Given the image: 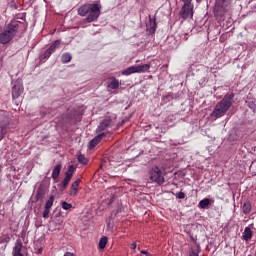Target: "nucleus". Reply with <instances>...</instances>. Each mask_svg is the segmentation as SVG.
I'll return each instance as SVG.
<instances>
[{
    "label": "nucleus",
    "mask_w": 256,
    "mask_h": 256,
    "mask_svg": "<svg viewBox=\"0 0 256 256\" xmlns=\"http://www.w3.org/2000/svg\"><path fill=\"white\" fill-rule=\"evenodd\" d=\"M234 93L226 94L221 101H219L211 112V117L219 119L227 113L234 103Z\"/></svg>",
    "instance_id": "f257e3e1"
},
{
    "label": "nucleus",
    "mask_w": 256,
    "mask_h": 256,
    "mask_svg": "<svg viewBox=\"0 0 256 256\" xmlns=\"http://www.w3.org/2000/svg\"><path fill=\"white\" fill-rule=\"evenodd\" d=\"M78 15L81 17H85L88 23H93V21H97L99 19V15H101V6L99 4H85L78 9Z\"/></svg>",
    "instance_id": "f03ea898"
},
{
    "label": "nucleus",
    "mask_w": 256,
    "mask_h": 256,
    "mask_svg": "<svg viewBox=\"0 0 256 256\" xmlns=\"http://www.w3.org/2000/svg\"><path fill=\"white\" fill-rule=\"evenodd\" d=\"M19 31V24L17 23H10L8 24L7 28L0 32V43L1 45H7V43H11L13 37L17 35Z\"/></svg>",
    "instance_id": "7ed1b4c3"
},
{
    "label": "nucleus",
    "mask_w": 256,
    "mask_h": 256,
    "mask_svg": "<svg viewBox=\"0 0 256 256\" xmlns=\"http://www.w3.org/2000/svg\"><path fill=\"white\" fill-rule=\"evenodd\" d=\"M149 179L152 183H156L158 185H163L165 182L164 175H165V169L161 168L159 166H154L150 169L149 173Z\"/></svg>",
    "instance_id": "20e7f679"
},
{
    "label": "nucleus",
    "mask_w": 256,
    "mask_h": 256,
    "mask_svg": "<svg viewBox=\"0 0 256 256\" xmlns=\"http://www.w3.org/2000/svg\"><path fill=\"white\" fill-rule=\"evenodd\" d=\"M183 6L179 13L180 18L187 20L188 18L192 19L194 15V5L192 4L193 0H181Z\"/></svg>",
    "instance_id": "39448f33"
},
{
    "label": "nucleus",
    "mask_w": 256,
    "mask_h": 256,
    "mask_svg": "<svg viewBox=\"0 0 256 256\" xmlns=\"http://www.w3.org/2000/svg\"><path fill=\"white\" fill-rule=\"evenodd\" d=\"M59 45H61L60 40H56L50 47L47 49L42 55H40V61L42 63H45L53 53H55V50L58 49Z\"/></svg>",
    "instance_id": "423d86ee"
},
{
    "label": "nucleus",
    "mask_w": 256,
    "mask_h": 256,
    "mask_svg": "<svg viewBox=\"0 0 256 256\" xmlns=\"http://www.w3.org/2000/svg\"><path fill=\"white\" fill-rule=\"evenodd\" d=\"M12 83H13L12 97H13V99H17L23 93V81L18 79Z\"/></svg>",
    "instance_id": "0eeeda50"
},
{
    "label": "nucleus",
    "mask_w": 256,
    "mask_h": 256,
    "mask_svg": "<svg viewBox=\"0 0 256 256\" xmlns=\"http://www.w3.org/2000/svg\"><path fill=\"white\" fill-rule=\"evenodd\" d=\"M150 69H151V65L149 64L131 66L129 67V74H141V73L149 72Z\"/></svg>",
    "instance_id": "6e6552de"
},
{
    "label": "nucleus",
    "mask_w": 256,
    "mask_h": 256,
    "mask_svg": "<svg viewBox=\"0 0 256 256\" xmlns=\"http://www.w3.org/2000/svg\"><path fill=\"white\" fill-rule=\"evenodd\" d=\"M77 168H75V166L70 165L68 170L65 172V178L62 181V188L66 189L67 186L69 185L70 181H71V177H73V173H75Z\"/></svg>",
    "instance_id": "1a4fd4ad"
},
{
    "label": "nucleus",
    "mask_w": 256,
    "mask_h": 256,
    "mask_svg": "<svg viewBox=\"0 0 256 256\" xmlns=\"http://www.w3.org/2000/svg\"><path fill=\"white\" fill-rule=\"evenodd\" d=\"M7 133H9V124L5 121H0V141L5 139Z\"/></svg>",
    "instance_id": "9d476101"
},
{
    "label": "nucleus",
    "mask_w": 256,
    "mask_h": 256,
    "mask_svg": "<svg viewBox=\"0 0 256 256\" xmlns=\"http://www.w3.org/2000/svg\"><path fill=\"white\" fill-rule=\"evenodd\" d=\"M112 120L111 117H106L97 127V132L101 133V131H105V129H107V127H109V125H111Z\"/></svg>",
    "instance_id": "9b49d317"
},
{
    "label": "nucleus",
    "mask_w": 256,
    "mask_h": 256,
    "mask_svg": "<svg viewBox=\"0 0 256 256\" xmlns=\"http://www.w3.org/2000/svg\"><path fill=\"white\" fill-rule=\"evenodd\" d=\"M103 137H105V133H100L97 136H95L90 142V148L93 149V147H97V145H99V143L101 142V139H103Z\"/></svg>",
    "instance_id": "f8f14e48"
},
{
    "label": "nucleus",
    "mask_w": 256,
    "mask_h": 256,
    "mask_svg": "<svg viewBox=\"0 0 256 256\" xmlns=\"http://www.w3.org/2000/svg\"><path fill=\"white\" fill-rule=\"evenodd\" d=\"M253 236V231L251 230L250 227H245V230L242 234V239L246 242H249L252 239Z\"/></svg>",
    "instance_id": "ddd939ff"
},
{
    "label": "nucleus",
    "mask_w": 256,
    "mask_h": 256,
    "mask_svg": "<svg viewBox=\"0 0 256 256\" xmlns=\"http://www.w3.org/2000/svg\"><path fill=\"white\" fill-rule=\"evenodd\" d=\"M81 183V179L78 178L72 185L70 189V195L75 197L77 195V189H79V184Z\"/></svg>",
    "instance_id": "4468645a"
},
{
    "label": "nucleus",
    "mask_w": 256,
    "mask_h": 256,
    "mask_svg": "<svg viewBox=\"0 0 256 256\" xmlns=\"http://www.w3.org/2000/svg\"><path fill=\"white\" fill-rule=\"evenodd\" d=\"M119 87V80L115 77H111L108 80V89H117Z\"/></svg>",
    "instance_id": "2eb2a0df"
},
{
    "label": "nucleus",
    "mask_w": 256,
    "mask_h": 256,
    "mask_svg": "<svg viewBox=\"0 0 256 256\" xmlns=\"http://www.w3.org/2000/svg\"><path fill=\"white\" fill-rule=\"evenodd\" d=\"M61 164H57L52 172V179H54V181H57V179L59 178V175H61Z\"/></svg>",
    "instance_id": "dca6fc26"
},
{
    "label": "nucleus",
    "mask_w": 256,
    "mask_h": 256,
    "mask_svg": "<svg viewBox=\"0 0 256 256\" xmlns=\"http://www.w3.org/2000/svg\"><path fill=\"white\" fill-rule=\"evenodd\" d=\"M242 210H243V213L245 215H248L250 214L251 210H252V204H251V201L250 200H246L243 204V207H242Z\"/></svg>",
    "instance_id": "f3484780"
},
{
    "label": "nucleus",
    "mask_w": 256,
    "mask_h": 256,
    "mask_svg": "<svg viewBox=\"0 0 256 256\" xmlns=\"http://www.w3.org/2000/svg\"><path fill=\"white\" fill-rule=\"evenodd\" d=\"M210 204H211V200L209 198H204L200 200L198 207L200 209H207Z\"/></svg>",
    "instance_id": "a211bd4d"
},
{
    "label": "nucleus",
    "mask_w": 256,
    "mask_h": 256,
    "mask_svg": "<svg viewBox=\"0 0 256 256\" xmlns=\"http://www.w3.org/2000/svg\"><path fill=\"white\" fill-rule=\"evenodd\" d=\"M43 197H45V191L43 190V188L40 187L38 188L35 199L36 201H41Z\"/></svg>",
    "instance_id": "6ab92c4d"
},
{
    "label": "nucleus",
    "mask_w": 256,
    "mask_h": 256,
    "mask_svg": "<svg viewBox=\"0 0 256 256\" xmlns=\"http://www.w3.org/2000/svg\"><path fill=\"white\" fill-rule=\"evenodd\" d=\"M195 244H196V248L191 250L189 256H199L201 247H200L199 243H197L196 241H195Z\"/></svg>",
    "instance_id": "aec40b11"
},
{
    "label": "nucleus",
    "mask_w": 256,
    "mask_h": 256,
    "mask_svg": "<svg viewBox=\"0 0 256 256\" xmlns=\"http://www.w3.org/2000/svg\"><path fill=\"white\" fill-rule=\"evenodd\" d=\"M107 241V237H102L98 244L99 249H105V247H107Z\"/></svg>",
    "instance_id": "412c9836"
},
{
    "label": "nucleus",
    "mask_w": 256,
    "mask_h": 256,
    "mask_svg": "<svg viewBox=\"0 0 256 256\" xmlns=\"http://www.w3.org/2000/svg\"><path fill=\"white\" fill-rule=\"evenodd\" d=\"M73 57L69 53H65L61 57L62 63H69Z\"/></svg>",
    "instance_id": "4be33fe9"
},
{
    "label": "nucleus",
    "mask_w": 256,
    "mask_h": 256,
    "mask_svg": "<svg viewBox=\"0 0 256 256\" xmlns=\"http://www.w3.org/2000/svg\"><path fill=\"white\" fill-rule=\"evenodd\" d=\"M78 163H80L81 165H87V163H89V160H87V158L85 157V155H78Z\"/></svg>",
    "instance_id": "5701e85b"
},
{
    "label": "nucleus",
    "mask_w": 256,
    "mask_h": 256,
    "mask_svg": "<svg viewBox=\"0 0 256 256\" xmlns=\"http://www.w3.org/2000/svg\"><path fill=\"white\" fill-rule=\"evenodd\" d=\"M54 201H55V196H50V198L46 201V204H45L46 209H51L53 207Z\"/></svg>",
    "instance_id": "b1692460"
},
{
    "label": "nucleus",
    "mask_w": 256,
    "mask_h": 256,
    "mask_svg": "<svg viewBox=\"0 0 256 256\" xmlns=\"http://www.w3.org/2000/svg\"><path fill=\"white\" fill-rule=\"evenodd\" d=\"M156 30H157V22L154 21L153 24H151V26L149 28V32H150V34H155Z\"/></svg>",
    "instance_id": "393cba45"
},
{
    "label": "nucleus",
    "mask_w": 256,
    "mask_h": 256,
    "mask_svg": "<svg viewBox=\"0 0 256 256\" xmlns=\"http://www.w3.org/2000/svg\"><path fill=\"white\" fill-rule=\"evenodd\" d=\"M71 207H73V205H71L67 202H62V209H64V211H69V209H71Z\"/></svg>",
    "instance_id": "a878e982"
},
{
    "label": "nucleus",
    "mask_w": 256,
    "mask_h": 256,
    "mask_svg": "<svg viewBox=\"0 0 256 256\" xmlns=\"http://www.w3.org/2000/svg\"><path fill=\"white\" fill-rule=\"evenodd\" d=\"M49 213H51V209L50 208H46L43 211V217L44 219H47L49 217Z\"/></svg>",
    "instance_id": "bb28decb"
},
{
    "label": "nucleus",
    "mask_w": 256,
    "mask_h": 256,
    "mask_svg": "<svg viewBox=\"0 0 256 256\" xmlns=\"http://www.w3.org/2000/svg\"><path fill=\"white\" fill-rule=\"evenodd\" d=\"M248 108L255 113V111H256V104L253 101H250L248 103Z\"/></svg>",
    "instance_id": "cd10ccee"
},
{
    "label": "nucleus",
    "mask_w": 256,
    "mask_h": 256,
    "mask_svg": "<svg viewBox=\"0 0 256 256\" xmlns=\"http://www.w3.org/2000/svg\"><path fill=\"white\" fill-rule=\"evenodd\" d=\"M176 198L183 200L185 198V193L180 191L176 193Z\"/></svg>",
    "instance_id": "c85d7f7f"
},
{
    "label": "nucleus",
    "mask_w": 256,
    "mask_h": 256,
    "mask_svg": "<svg viewBox=\"0 0 256 256\" xmlns=\"http://www.w3.org/2000/svg\"><path fill=\"white\" fill-rule=\"evenodd\" d=\"M131 249H132V250L137 249V242H132V244H131Z\"/></svg>",
    "instance_id": "c756f323"
},
{
    "label": "nucleus",
    "mask_w": 256,
    "mask_h": 256,
    "mask_svg": "<svg viewBox=\"0 0 256 256\" xmlns=\"http://www.w3.org/2000/svg\"><path fill=\"white\" fill-rule=\"evenodd\" d=\"M122 75H129V68H127L126 70L122 71Z\"/></svg>",
    "instance_id": "7c9ffc66"
},
{
    "label": "nucleus",
    "mask_w": 256,
    "mask_h": 256,
    "mask_svg": "<svg viewBox=\"0 0 256 256\" xmlns=\"http://www.w3.org/2000/svg\"><path fill=\"white\" fill-rule=\"evenodd\" d=\"M140 253H141V254H144V255H146V256H147V254H150L149 251H147V250H141Z\"/></svg>",
    "instance_id": "2f4dec72"
},
{
    "label": "nucleus",
    "mask_w": 256,
    "mask_h": 256,
    "mask_svg": "<svg viewBox=\"0 0 256 256\" xmlns=\"http://www.w3.org/2000/svg\"><path fill=\"white\" fill-rule=\"evenodd\" d=\"M64 256H74V255L71 252H67Z\"/></svg>",
    "instance_id": "473e14b6"
},
{
    "label": "nucleus",
    "mask_w": 256,
    "mask_h": 256,
    "mask_svg": "<svg viewBox=\"0 0 256 256\" xmlns=\"http://www.w3.org/2000/svg\"><path fill=\"white\" fill-rule=\"evenodd\" d=\"M38 253H43V248H40V249L38 250Z\"/></svg>",
    "instance_id": "72a5a7b5"
},
{
    "label": "nucleus",
    "mask_w": 256,
    "mask_h": 256,
    "mask_svg": "<svg viewBox=\"0 0 256 256\" xmlns=\"http://www.w3.org/2000/svg\"><path fill=\"white\" fill-rule=\"evenodd\" d=\"M146 256H153V255H151V253H147V255Z\"/></svg>",
    "instance_id": "f704fd0d"
},
{
    "label": "nucleus",
    "mask_w": 256,
    "mask_h": 256,
    "mask_svg": "<svg viewBox=\"0 0 256 256\" xmlns=\"http://www.w3.org/2000/svg\"><path fill=\"white\" fill-rule=\"evenodd\" d=\"M35 0H29L30 3H33Z\"/></svg>",
    "instance_id": "c9c22d12"
}]
</instances>
